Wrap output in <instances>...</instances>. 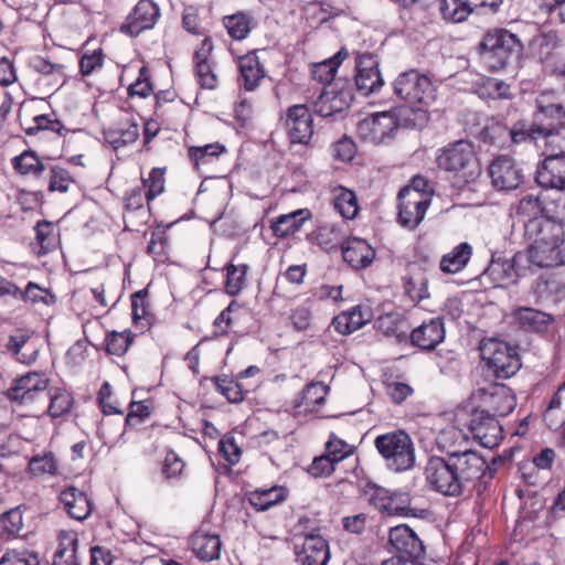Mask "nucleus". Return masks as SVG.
Here are the masks:
<instances>
[{"instance_id": "f257e3e1", "label": "nucleus", "mask_w": 565, "mask_h": 565, "mask_svg": "<svg viewBox=\"0 0 565 565\" xmlns=\"http://www.w3.org/2000/svg\"><path fill=\"white\" fill-rule=\"evenodd\" d=\"M424 475L434 491L458 497L487 475L491 477V470L477 451L449 450L446 457L431 456L424 468Z\"/></svg>"}, {"instance_id": "f03ea898", "label": "nucleus", "mask_w": 565, "mask_h": 565, "mask_svg": "<svg viewBox=\"0 0 565 565\" xmlns=\"http://www.w3.org/2000/svg\"><path fill=\"white\" fill-rule=\"evenodd\" d=\"M565 118V110L561 105L550 104L540 106L534 113L531 125L525 121H516L511 128L509 138L513 143L536 142L558 132V127Z\"/></svg>"}, {"instance_id": "7ed1b4c3", "label": "nucleus", "mask_w": 565, "mask_h": 565, "mask_svg": "<svg viewBox=\"0 0 565 565\" xmlns=\"http://www.w3.org/2000/svg\"><path fill=\"white\" fill-rule=\"evenodd\" d=\"M374 446L385 466L395 472L409 470L415 465V448L411 436L404 430L380 435Z\"/></svg>"}, {"instance_id": "20e7f679", "label": "nucleus", "mask_w": 565, "mask_h": 565, "mask_svg": "<svg viewBox=\"0 0 565 565\" xmlns=\"http://www.w3.org/2000/svg\"><path fill=\"white\" fill-rule=\"evenodd\" d=\"M394 94L412 107H428L437 97L433 82L416 70L401 73L393 83Z\"/></svg>"}, {"instance_id": "39448f33", "label": "nucleus", "mask_w": 565, "mask_h": 565, "mask_svg": "<svg viewBox=\"0 0 565 565\" xmlns=\"http://www.w3.org/2000/svg\"><path fill=\"white\" fill-rule=\"evenodd\" d=\"M521 50L520 40L508 30L488 32L479 44L483 62L493 71L505 67L511 56Z\"/></svg>"}, {"instance_id": "423d86ee", "label": "nucleus", "mask_w": 565, "mask_h": 565, "mask_svg": "<svg viewBox=\"0 0 565 565\" xmlns=\"http://www.w3.org/2000/svg\"><path fill=\"white\" fill-rule=\"evenodd\" d=\"M564 235L563 227L555 222H545L537 234L525 235L531 242L529 260L537 267H554L559 265L557 243Z\"/></svg>"}, {"instance_id": "0eeeda50", "label": "nucleus", "mask_w": 565, "mask_h": 565, "mask_svg": "<svg viewBox=\"0 0 565 565\" xmlns=\"http://www.w3.org/2000/svg\"><path fill=\"white\" fill-rule=\"evenodd\" d=\"M480 355L498 379H509L521 367L516 349L497 339L483 340L479 347Z\"/></svg>"}, {"instance_id": "6e6552de", "label": "nucleus", "mask_w": 565, "mask_h": 565, "mask_svg": "<svg viewBox=\"0 0 565 565\" xmlns=\"http://www.w3.org/2000/svg\"><path fill=\"white\" fill-rule=\"evenodd\" d=\"M437 163L440 169L461 172L465 178H473L480 170L473 146L467 140H458L440 149Z\"/></svg>"}, {"instance_id": "1a4fd4ad", "label": "nucleus", "mask_w": 565, "mask_h": 565, "mask_svg": "<svg viewBox=\"0 0 565 565\" xmlns=\"http://www.w3.org/2000/svg\"><path fill=\"white\" fill-rule=\"evenodd\" d=\"M422 179H415L412 186H405L398 193V220L408 228H415L425 217L429 199L419 190Z\"/></svg>"}, {"instance_id": "9d476101", "label": "nucleus", "mask_w": 565, "mask_h": 565, "mask_svg": "<svg viewBox=\"0 0 565 565\" xmlns=\"http://www.w3.org/2000/svg\"><path fill=\"white\" fill-rule=\"evenodd\" d=\"M49 380L38 372H29L28 374L13 381L11 387L7 392L10 401L21 405H32L47 402Z\"/></svg>"}, {"instance_id": "9b49d317", "label": "nucleus", "mask_w": 565, "mask_h": 565, "mask_svg": "<svg viewBox=\"0 0 565 565\" xmlns=\"http://www.w3.org/2000/svg\"><path fill=\"white\" fill-rule=\"evenodd\" d=\"M397 119L391 111L373 114L356 125L358 137L369 143H383L394 138L397 131Z\"/></svg>"}, {"instance_id": "f8f14e48", "label": "nucleus", "mask_w": 565, "mask_h": 565, "mask_svg": "<svg viewBox=\"0 0 565 565\" xmlns=\"http://www.w3.org/2000/svg\"><path fill=\"white\" fill-rule=\"evenodd\" d=\"M160 17V9L152 0H139L121 24L120 31L130 36H138L142 31L154 26Z\"/></svg>"}, {"instance_id": "ddd939ff", "label": "nucleus", "mask_w": 565, "mask_h": 565, "mask_svg": "<svg viewBox=\"0 0 565 565\" xmlns=\"http://www.w3.org/2000/svg\"><path fill=\"white\" fill-rule=\"evenodd\" d=\"M469 428L481 446L493 448L503 438V428L495 416L489 411H476L470 419Z\"/></svg>"}, {"instance_id": "4468645a", "label": "nucleus", "mask_w": 565, "mask_h": 565, "mask_svg": "<svg viewBox=\"0 0 565 565\" xmlns=\"http://www.w3.org/2000/svg\"><path fill=\"white\" fill-rule=\"evenodd\" d=\"M489 174L493 186L499 191L516 189L523 181L521 170L509 156H499L489 166Z\"/></svg>"}, {"instance_id": "2eb2a0df", "label": "nucleus", "mask_w": 565, "mask_h": 565, "mask_svg": "<svg viewBox=\"0 0 565 565\" xmlns=\"http://www.w3.org/2000/svg\"><path fill=\"white\" fill-rule=\"evenodd\" d=\"M544 206L539 196L529 194L523 196L515 206L514 215L523 223L524 234H537L545 226V222H553L543 217Z\"/></svg>"}, {"instance_id": "dca6fc26", "label": "nucleus", "mask_w": 565, "mask_h": 565, "mask_svg": "<svg viewBox=\"0 0 565 565\" xmlns=\"http://www.w3.org/2000/svg\"><path fill=\"white\" fill-rule=\"evenodd\" d=\"M286 127L291 142L308 145L313 136V118L309 108L306 105L289 107Z\"/></svg>"}, {"instance_id": "f3484780", "label": "nucleus", "mask_w": 565, "mask_h": 565, "mask_svg": "<svg viewBox=\"0 0 565 565\" xmlns=\"http://www.w3.org/2000/svg\"><path fill=\"white\" fill-rule=\"evenodd\" d=\"M356 71L355 86L363 96H367L383 86L384 81L372 54H362L356 57Z\"/></svg>"}, {"instance_id": "a211bd4d", "label": "nucleus", "mask_w": 565, "mask_h": 565, "mask_svg": "<svg viewBox=\"0 0 565 565\" xmlns=\"http://www.w3.org/2000/svg\"><path fill=\"white\" fill-rule=\"evenodd\" d=\"M352 100V93L348 88H323L315 102V111L321 117H330L349 108Z\"/></svg>"}, {"instance_id": "6ab92c4d", "label": "nucleus", "mask_w": 565, "mask_h": 565, "mask_svg": "<svg viewBox=\"0 0 565 565\" xmlns=\"http://www.w3.org/2000/svg\"><path fill=\"white\" fill-rule=\"evenodd\" d=\"M329 559V544L320 535H307L301 548L296 550V562L298 565H327Z\"/></svg>"}, {"instance_id": "aec40b11", "label": "nucleus", "mask_w": 565, "mask_h": 565, "mask_svg": "<svg viewBox=\"0 0 565 565\" xmlns=\"http://www.w3.org/2000/svg\"><path fill=\"white\" fill-rule=\"evenodd\" d=\"M535 179L541 186L565 189V153L547 156L537 169Z\"/></svg>"}, {"instance_id": "412c9836", "label": "nucleus", "mask_w": 565, "mask_h": 565, "mask_svg": "<svg viewBox=\"0 0 565 565\" xmlns=\"http://www.w3.org/2000/svg\"><path fill=\"white\" fill-rule=\"evenodd\" d=\"M390 544L399 555L417 559L424 555V546L416 533L407 525L401 524L390 530Z\"/></svg>"}, {"instance_id": "4be33fe9", "label": "nucleus", "mask_w": 565, "mask_h": 565, "mask_svg": "<svg viewBox=\"0 0 565 565\" xmlns=\"http://www.w3.org/2000/svg\"><path fill=\"white\" fill-rule=\"evenodd\" d=\"M4 347L21 363L31 364L38 359L39 349L32 341V333L26 329H17L9 335Z\"/></svg>"}, {"instance_id": "5701e85b", "label": "nucleus", "mask_w": 565, "mask_h": 565, "mask_svg": "<svg viewBox=\"0 0 565 565\" xmlns=\"http://www.w3.org/2000/svg\"><path fill=\"white\" fill-rule=\"evenodd\" d=\"M445 338L444 322L439 318H433L423 322L411 333V341L422 350H434Z\"/></svg>"}, {"instance_id": "b1692460", "label": "nucleus", "mask_w": 565, "mask_h": 565, "mask_svg": "<svg viewBox=\"0 0 565 565\" xmlns=\"http://www.w3.org/2000/svg\"><path fill=\"white\" fill-rule=\"evenodd\" d=\"M343 259L353 268L367 267L375 257V250L364 239L352 237L344 241L342 245Z\"/></svg>"}, {"instance_id": "393cba45", "label": "nucleus", "mask_w": 565, "mask_h": 565, "mask_svg": "<svg viewBox=\"0 0 565 565\" xmlns=\"http://www.w3.org/2000/svg\"><path fill=\"white\" fill-rule=\"evenodd\" d=\"M58 498L66 513L75 520L83 521L87 519L93 511L90 500L87 498L86 493L73 486L61 491Z\"/></svg>"}, {"instance_id": "a878e982", "label": "nucleus", "mask_w": 565, "mask_h": 565, "mask_svg": "<svg viewBox=\"0 0 565 565\" xmlns=\"http://www.w3.org/2000/svg\"><path fill=\"white\" fill-rule=\"evenodd\" d=\"M238 70L239 86L247 92L256 89L265 77V70L255 52H249L238 58Z\"/></svg>"}, {"instance_id": "bb28decb", "label": "nucleus", "mask_w": 565, "mask_h": 565, "mask_svg": "<svg viewBox=\"0 0 565 565\" xmlns=\"http://www.w3.org/2000/svg\"><path fill=\"white\" fill-rule=\"evenodd\" d=\"M513 318L520 329L536 333L545 332L554 321L550 313L531 307L516 308Z\"/></svg>"}, {"instance_id": "cd10ccee", "label": "nucleus", "mask_w": 565, "mask_h": 565, "mask_svg": "<svg viewBox=\"0 0 565 565\" xmlns=\"http://www.w3.org/2000/svg\"><path fill=\"white\" fill-rule=\"evenodd\" d=\"M501 3L502 0H451L452 8L447 4L445 14H448L454 22H462L476 10L489 9L490 12L494 13L499 10Z\"/></svg>"}, {"instance_id": "c85d7f7f", "label": "nucleus", "mask_w": 565, "mask_h": 565, "mask_svg": "<svg viewBox=\"0 0 565 565\" xmlns=\"http://www.w3.org/2000/svg\"><path fill=\"white\" fill-rule=\"evenodd\" d=\"M190 546L199 559L212 562L220 558L222 542L216 534L198 531L190 537Z\"/></svg>"}, {"instance_id": "c756f323", "label": "nucleus", "mask_w": 565, "mask_h": 565, "mask_svg": "<svg viewBox=\"0 0 565 565\" xmlns=\"http://www.w3.org/2000/svg\"><path fill=\"white\" fill-rule=\"evenodd\" d=\"M428 281L426 270L423 267L418 265L409 266L408 274L404 278L405 294L414 302H420L429 298Z\"/></svg>"}, {"instance_id": "7c9ffc66", "label": "nucleus", "mask_w": 565, "mask_h": 565, "mask_svg": "<svg viewBox=\"0 0 565 565\" xmlns=\"http://www.w3.org/2000/svg\"><path fill=\"white\" fill-rule=\"evenodd\" d=\"M106 141L118 149L122 146L135 142L139 138V125L134 119L119 121L115 127L104 131Z\"/></svg>"}, {"instance_id": "2f4dec72", "label": "nucleus", "mask_w": 565, "mask_h": 565, "mask_svg": "<svg viewBox=\"0 0 565 565\" xmlns=\"http://www.w3.org/2000/svg\"><path fill=\"white\" fill-rule=\"evenodd\" d=\"M472 254V247L468 243H460L451 252L440 259V270L446 274H457L468 264Z\"/></svg>"}, {"instance_id": "473e14b6", "label": "nucleus", "mask_w": 565, "mask_h": 565, "mask_svg": "<svg viewBox=\"0 0 565 565\" xmlns=\"http://www.w3.org/2000/svg\"><path fill=\"white\" fill-rule=\"evenodd\" d=\"M488 404L492 416H507L515 407V397L505 385H497L488 396Z\"/></svg>"}, {"instance_id": "72a5a7b5", "label": "nucleus", "mask_w": 565, "mask_h": 565, "mask_svg": "<svg viewBox=\"0 0 565 565\" xmlns=\"http://www.w3.org/2000/svg\"><path fill=\"white\" fill-rule=\"evenodd\" d=\"M310 215L308 210H298L290 214L280 215L271 225L276 236L285 237L297 232Z\"/></svg>"}, {"instance_id": "f704fd0d", "label": "nucleus", "mask_w": 565, "mask_h": 565, "mask_svg": "<svg viewBox=\"0 0 565 565\" xmlns=\"http://www.w3.org/2000/svg\"><path fill=\"white\" fill-rule=\"evenodd\" d=\"M77 547V537L63 533L60 536V546L54 554L53 565H81L76 555Z\"/></svg>"}, {"instance_id": "c9c22d12", "label": "nucleus", "mask_w": 565, "mask_h": 565, "mask_svg": "<svg viewBox=\"0 0 565 565\" xmlns=\"http://www.w3.org/2000/svg\"><path fill=\"white\" fill-rule=\"evenodd\" d=\"M212 50V43L209 38H206L203 42V47L201 51L195 52L196 66L195 73L199 79V83L204 88H214L216 85V76L213 73L210 64L206 62V55L204 52H210Z\"/></svg>"}, {"instance_id": "e433bc0d", "label": "nucleus", "mask_w": 565, "mask_h": 565, "mask_svg": "<svg viewBox=\"0 0 565 565\" xmlns=\"http://www.w3.org/2000/svg\"><path fill=\"white\" fill-rule=\"evenodd\" d=\"M14 170L22 175L40 177L45 170L44 163L32 150H25L12 159Z\"/></svg>"}, {"instance_id": "4c0bfd02", "label": "nucleus", "mask_w": 565, "mask_h": 565, "mask_svg": "<svg viewBox=\"0 0 565 565\" xmlns=\"http://www.w3.org/2000/svg\"><path fill=\"white\" fill-rule=\"evenodd\" d=\"M313 239L326 252H332L342 248L344 236L340 230L332 224L319 226L313 233Z\"/></svg>"}, {"instance_id": "58836bf2", "label": "nucleus", "mask_w": 565, "mask_h": 565, "mask_svg": "<svg viewBox=\"0 0 565 565\" xmlns=\"http://www.w3.org/2000/svg\"><path fill=\"white\" fill-rule=\"evenodd\" d=\"M348 56L344 50L339 51L333 57L317 63L312 67V77L322 84H331L341 62Z\"/></svg>"}, {"instance_id": "ea45409f", "label": "nucleus", "mask_w": 565, "mask_h": 565, "mask_svg": "<svg viewBox=\"0 0 565 565\" xmlns=\"http://www.w3.org/2000/svg\"><path fill=\"white\" fill-rule=\"evenodd\" d=\"M328 391L329 387L322 383H310L302 391L300 401L295 403V407H305V411H312L324 402Z\"/></svg>"}, {"instance_id": "a19ab883", "label": "nucleus", "mask_w": 565, "mask_h": 565, "mask_svg": "<svg viewBox=\"0 0 565 565\" xmlns=\"http://www.w3.org/2000/svg\"><path fill=\"white\" fill-rule=\"evenodd\" d=\"M282 499V489L278 487H273L266 490H256L248 497L249 503L257 511H266Z\"/></svg>"}, {"instance_id": "79ce46f5", "label": "nucleus", "mask_w": 565, "mask_h": 565, "mask_svg": "<svg viewBox=\"0 0 565 565\" xmlns=\"http://www.w3.org/2000/svg\"><path fill=\"white\" fill-rule=\"evenodd\" d=\"M248 268L246 264H228L226 266L225 288L228 295L235 296L245 287Z\"/></svg>"}, {"instance_id": "37998d69", "label": "nucleus", "mask_w": 565, "mask_h": 565, "mask_svg": "<svg viewBox=\"0 0 565 565\" xmlns=\"http://www.w3.org/2000/svg\"><path fill=\"white\" fill-rule=\"evenodd\" d=\"M224 25L234 40H243L250 32V19L244 13L225 17Z\"/></svg>"}, {"instance_id": "c03bdc74", "label": "nucleus", "mask_w": 565, "mask_h": 565, "mask_svg": "<svg viewBox=\"0 0 565 565\" xmlns=\"http://www.w3.org/2000/svg\"><path fill=\"white\" fill-rule=\"evenodd\" d=\"M0 565H40V561L34 552L26 548H12L2 555Z\"/></svg>"}, {"instance_id": "a18cd8bd", "label": "nucleus", "mask_w": 565, "mask_h": 565, "mask_svg": "<svg viewBox=\"0 0 565 565\" xmlns=\"http://www.w3.org/2000/svg\"><path fill=\"white\" fill-rule=\"evenodd\" d=\"M47 401L50 402L47 413L51 417L56 418L68 412L72 398L67 392L55 388L54 392L47 390Z\"/></svg>"}, {"instance_id": "49530a36", "label": "nucleus", "mask_w": 565, "mask_h": 565, "mask_svg": "<svg viewBox=\"0 0 565 565\" xmlns=\"http://www.w3.org/2000/svg\"><path fill=\"white\" fill-rule=\"evenodd\" d=\"M365 323L360 309H354L348 313H342L333 319L335 329L343 334L352 333Z\"/></svg>"}, {"instance_id": "de8ad7c7", "label": "nucleus", "mask_w": 565, "mask_h": 565, "mask_svg": "<svg viewBox=\"0 0 565 565\" xmlns=\"http://www.w3.org/2000/svg\"><path fill=\"white\" fill-rule=\"evenodd\" d=\"M17 298L24 301L30 300L32 303L42 301L47 306L54 305L56 301V297L50 290L41 288L35 282L31 281L23 291L20 289V294H18Z\"/></svg>"}, {"instance_id": "09e8293b", "label": "nucleus", "mask_w": 565, "mask_h": 565, "mask_svg": "<svg viewBox=\"0 0 565 565\" xmlns=\"http://www.w3.org/2000/svg\"><path fill=\"white\" fill-rule=\"evenodd\" d=\"M131 341L130 332L113 331L106 337V351L109 354L121 356L127 352Z\"/></svg>"}, {"instance_id": "8fccbe9b", "label": "nucleus", "mask_w": 565, "mask_h": 565, "mask_svg": "<svg viewBox=\"0 0 565 565\" xmlns=\"http://www.w3.org/2000/svg\"><path fill=\"white\" fill-rule=\"evenodd\" d=\"M334 207L344 218L355 217L359 206L354 193L352 191L340 193L334 200Z\"/></svg>"}, {"instance_id": "3c124183", "label": "nucleus", "mask_w": 565, "mask_h": 565, "mask_svg": "<svg viewBox=\"0 0 565 565\" xmlns=\"http://www.w3.org/2000/svg\"><path fill=\"white\" fill-rule=\"evenodd\" d=\"M215 385L217 391L231 403H239L244 399V393L241 385L228 377H216Z\"/></svg>"}, {"instance_id": "603ef678", "label": "nucleus", "mask_w": 565, "mask_h": 565, "mask_svg": "<svg viewBox=\"0 0 565 565\" xmlns=\"http://www.w3.org/2000/svg\"><path fill=\"white\" fill-rule=\"evenodd\" d=\"M385 510L391 514L409 515L413 514L411 508V498L408 493H393L387 498L384 504Z\"/></svg>"}, {"instance_id": "864d4df0", "label": "nucleus", "mask_w": 565, "mask_h": 565, "mask_svg": "<svg viewBox=\"0 0 565 565\" xmlns=\"http://www.w3.org/2000/svg\"><path fill=\"white\" fill-rule=\"evenodd\" d=\"M184 468L183 460L174 452L169 451L166 455L162 465V475L167 480L178 479L180 478Z\"/></svg>"}, {"instance_id": "5fc2aeb1", "label": "nucleus", "mask_w": 565, "mask_h": 565, "mask_svg": "<svg viewBox=\"0 0 565 565\" xmlns=\"http://www.w3.org/2000/svg\"><path fill=\"white\" fill-rule=\"evenodd\" d=\"M143 185L148 188L146 193L147 200H152L159 195L164 189L163 171L159 168H154L149 173L147 179L142 180Z\"/></svg>"}, {"instance_id": "6e6d98bb", "label": "nucleus", "mask_w": 565, "mask_h": 565, "mask_svg": "<svg viewBox=\"0 0 565 565\" xmlns=\"http://www.w3.org/2000/svg\"><path fill=\"white\" fill-rule=\"evenodd\" d=\"M2 530L8 533L9 536H15L19 534L22 527V513L19 509H11L1 514Z\"/></svg>"}, {"instance_id": "4d7b16f0", "label": "nucleus", "mask_w": 565, "mask_h": 565, "mask_svg": "<svg viewBox=\"0 0 565 565\" xmlns=\"http://www.w3.org/2000/svg\"><path fill=\"white\" fill-rule=\"evenodd\" d=\"M30 65L35 72L41 73L43 75L55 76L56 82L64 83L62 65L51 63L50 61H46L40 56H35L34 58H32Z\"/></svg>"}, {"instance_id": "13d9d810", "label": "nucleus", "mask_w": 565, "mask_h": 565, "mask_svg": "<svg viewBox=\"0 0 565 565\" xmlns=\"http://www.w3.org/2000/svg\"><path fill=\"white\" fill-rule=\"evenodd\" d=\"M482 95L492 99L508 98L510 96V86L503 81L487 78L482 85Z\"/></svg>"}, {"instance_id": "bf43d9fd", "label": "nucleus", "mask_w": 565, "mask_h": 565, "mask_svg": "<svg viewBox=\"0 0 565 565\" xmlns=\"http://www.w3.org/2000/svg\"><path fill=\"white\" fill-rule=\"evenodd\" d=\"M510 128L501 122L488 125L482 130V137L486 142L491 145H501L509 138Z\"/></svg>"}, {"instance_id": "052dcab7", "label": "nucleus", "mask_w": 565, "mask_h": 565, "mask_svg": "<svg viewBox=\"0 0 565 565\" xmlns=\"http://www.w3.org/2000/svg\"><path fill=\"white\" fill-rule=\"evenodd\" d=\"M72 182L73 179L71 178L67 170L60 167H53L51 169V178L49 184L50 191L66 192Z\"/></svg>"}, {"instance_id": "680f3d73", "label": "nucleus", "mask_w": 565, "mask_h": 565, "mask_svg": "<svg viewBox=\"0 0 565 565\" xmlns=\"http://www.w3.org/2000/svg\"><path fill=\"white\" fill-rule=\"evenodd\" d=\"M326 448L327 452L324 455L329 457V459H331L334 463L340 462L351 454L349 445L337 437L329 439Z\"/></svg>"}, {"instance_id": "e2e57ef3", "label": "nucleus", "mask_w": 565, "mask_h": 565, "mask_svg": "<svg viewBox=\"0 0 565 565\" xmlns=\"http://www.w3.org/2000/svg\"><path fill=\"white\" fill-rule=\"evenodd\" d=\"M335 463L326 455L316 457L310 465L308 472L315 478H324L334 471Z\"/></svg>"}, {"instance_id": "0e129e2a", "label": "nucleus", "mask_w": 565, "mask_h": 565, "mask_svg": "<svg viewBox=\"0 0 565 565\" xmlns=\"http://www.w3.org/2000/svg\"><path fill=\"white\" fill-rule=\"evenodd\" d=\"M556 457L554 449L545 447L533 457L532 463L539 470H551Z\"/></svg>"}, {"instance_id": "69168bd1", "label": "nucleus", "mask_w": 565, "mask_h": 565, "mask_svg": "<svg viewBox=\"0 0 565 565\" xmlns=\"http://www.w3.org/2000/svg\"><path fill=\"white\" fill-rule=\"evenodd\" d=\"M225 150V147L218 142L205 145L204 147H191L189 156L191 159L198 161L204 157H217Z\"/></svg>"}, {"instance_id": "338daca9", "label": "nucleus", "mask_w": 565, "mask_h": 565, "mask_svg": "<svg viewBox=\"0 0 565 565\" xmlns=\"http://www.w3.org/2000/svg\"><path fill=\"white\" fill-rule=\"evenodd\" d=\"M150 415L149 406L142 402H131L130 409L126 416L127 425H138Z\"/></svg>"}, {"instance_id": "774afa93", "label": "nucleus", "mask_w": 565, "mask_h": 565, "mask_svg": "<svg viewBox=\"0 0 565 565\" xmlns=\"http://www.w3.org/2000/svg\"><path fill=\"white\" fill-rule=\"evenodd\" d=\"M30 470L35 473H51L53 475L56 470L55 461L52 457H34L29 463Z\"/></svg>"}]
</instances>
